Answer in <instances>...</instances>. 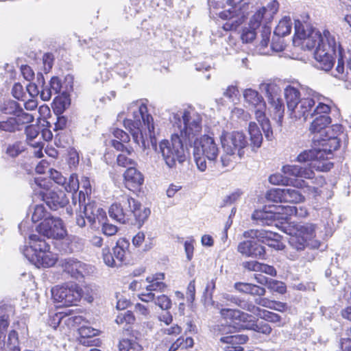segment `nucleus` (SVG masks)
<instances>
[{"mask_svg":"<svg viewBox=\"0 0 351 351\" xmlns=\"http://www.w3.org/2000/svg\"><path fill=\"white\" fill-rule=\"evenodd\" d=\"M202 121L201 114L191 107L174 114L170 141L164 139L158 145L159 152L168 167L173 168L176 162L186 161L189 147L193 144L194 159L200 171L206 169V159L210 162L217 159L219 149L214 137L204 134L197 138L202 130Z\"/></svg>","mask_w":351,"mask_h":351,"instance_id":"1","label":"nucleus"},{"mask_svg":"<svg viewBox=\"0 0 351 351\" xmlns=\"http://www.w3.org/2000/svg\"><path fill=\"white\" fill-rule=\"evenodd\" d=\"M284 95L289 116L292 119L306 121V117L311 113V108L316 104L315 112H325L328 110L326 97L312 89H306L303 97L299 90L293 86H287L284 90Z\"/></svg>","mask_w":351,"mask_h":351,"instance_id":"2","label":"nucleus"},{"mask_svg":"<svg viewBox=\"0 0 351 351\" xmlns=\"http://www.w3.org/2000/svg\"><path fill=\"white\" fill-rule=\"evenodd\" d=\"M151 212L143 208L141 204L128 195H121L118 201L108 209L110 217L121 224H131L141 228L148 219Z\"/></svg>","mask_w":351,"mask_h":351,"instance_id":"3","label":"nucleus"},{"mask_svg":"<svg viewBox=\"0 0 351 351\" xmlns=\"http://www.w3.org/2000/svg\"><path fill=\"white\" fill-rule=\"evenodd\" d=\"M134 119H125L123 126L132 136L135 143H141L143 149L154 146V123L152 116L148 113L147 106L141 104L133 112Z\"/></svg>","mask_w":351,"mask_h":351,"instance_id":"4","label":"nucleus"},{"mask_svg":"<svg viewBox=\"0 0 351 351\" xmlns=\"http://www.w3.org/2000/svg\"><path fill=\"white\" fill-rule=\"evenodd\" d=\"M219 139L223 150L221 164L223 167H233L245 154L249 145L247 136L242 132L223 130Z\"/></svg>","mask_w":351,"mask_h":351,"instance_id":"5","label":"nucleus"},{"mask_svg":"<svg viewBox=\"0 0 351 351\" xmlns=\"http://www.w3.org/2000/svg\"><path fill=\"white\" fill-rule=\"evenodd\" d=\"M282 172L284 176L280 173L270 176L269 182L275 185H291L299 189L307 187L309 192L317 193V189L308 186L305 181L315 177V173L311 168L298 165H286L282 167Z\"/></svg>","mask_w":351,"mask_h":351,"instance_id":"6","label":"nucleus"},{"mask_svg":"<svg viewBox=\"0 0 351 351\" xmlns=\"http://www.w3.org/2000/svg\"><path fill=\"white\" fill-rule=\"evenodd\" d=\"M284 232L289 235V243L297 250H303L306 247L318 248L319 242L315 238L316 226L313 223H295L285 225Z\"/></svg>","mask_w":351,"mask_h":351,"instance_id":"7","label":"nucleus"},{"mask_svg":"<svg viewBox=\"0 0 351 351\" xmlns=\"http://www.w3.org/2000/svg\"><path fill=\"white\" fill-rule=\"evenodd\" d=\"M220 315L226 320L229 327L234 330L247 329L265 335H269L271 332V328L268 324L263 322L257 324L252 315L239 310L221 308Z\"/></svg>","mask_w":351,"mask_h":351,"instance_id":"8","label":"nucleus"},{"mask_svg":"<svg viewBox=\"0 0 351 351\" xmlns=\"http://www.w3.org/2000/svg\"><path fill=\"white\" fill-rule=\"evenodd\" d=\"M243 95L247 106L254 112L255 118L261 124L265 137L268 140H271L273 132L269 121L266 117L267 106L263 97L258 91L252 88L245 89Z\"/></svg>","mask_w":351,"mask_h":351,"instance_id":"9","label":"nucleus"},{"mask_svg":"<svg viewBox=\"0 0 351 351\" xmlns=\"http://www.w3.org/2000/svg\"><path fill=\"white\" fill-rule=\"evenodd\" d=\"M333 156V154L328 151V148L323 147L322 148L304 150L300 152L296 158L295 162L300 163L311 162L308 168L313 171V169L319 171H327L331 169L333 164L329 161ZM306 167V166H303Z\"/></svg>","mask_w":351,"mask_h":351,"instance_id":"10","label":"nucleus"},{"mask_svg":"<svg viewBox=\"0 0 351 351\" xmlns=\"http://www.w3.org/2000/svg\"><path fill=\"white\" fill-rule=\"evenodd\" d=\"M83 294L82 289L77 283H64L51 289L54 302L63 306H77Z\"/></svg>","mask_w":351,"mask_h":351,"instance_id":"11","label":"nucleus"},{"mask_svg":"<svg viewBox=\"0 0 351 351\" xmlns=\"http://www.w3.org/2000/svg\"><path fill=\"white\" fill-rule=\"evenodd\" d=\"M326 99L328 100V102H325L328 106V110L325 112H315L317 104L311 108V113L306 117V119L309 117H315L313 121L311 122L309 131L312 134H315L317 136V140L320 138L322 140V138H324V135L326 132L328 126L331 123L332 120L329 114L331 111V108L333 106L332 101L326 97Z\"/></svg>","mask_w":351,"mask_h":351,"instance_id":"12","label":"nucleus"},{"mask_svg":"<svg viewBox=\"0 0 351 351\" xmlns=\"http://www.w3.org/2000/svg\"><path fill=\"white\" fill-rule=\"evenodd\" d=\"M243 1V0H227L230 8L218 14L221 19L226 21L223 25L225 31L235 30L243 22L244 14L241 11Z\"/></svg>","mask_w":351,"mask_h":351,"instance_id":"13","label":"nucleus"},{"mask_svg":"<svg viewBox=\"0 0 351 351\" xmlns=\"http://www.w3.org/2000/svg\"><path fill=\"white\" fill-rule=\"evenodd\" d=\"M260 89L266 93L269 103L274 108L275 119L280 123L282 120L285 111V106L280 98L281 90L275 83H262Z\"/></svg>","mask_w":351,"mask_h":351,"instance_id":"14","label":"nucleus"},{"mask_svg":"<svg viewBox=\"0 0 351 351\" xmlns=\"http://www.w3.org/2000/svg\"><path fill=\"white\" fill-rule=\"evenodd\" d=\"M38 232L47 238L60 239L66 234L62 220L49 216L43 219L37 227Z\"/></svg>","mask_w":351,"mask_h":351,"instance_id":"15","label":"nucleus"},{"mask_svg":"<svg viewBox=\"0 0 351 351\" xmlns=\"http://www.w3.org/2000/svg\"><path fill=\"white\" fill-rule=\"evenodd\" d=\"M266 197L274 202L298 204L304 201V197L300 192L290 188L270 189L267 191Z\"/></svg>","mask_w":351,"mask_h":351,"instance_id":"16","label":"nucleus"},{"mask_svg":"<svg viewBox=\"0 0 351 351\" xmlns=\"http://www.w3.org/2000/svg\"><path fill=\"white\" fill-rule=\"evenodd\" d=\"M123 176L126 189L134 193L141 191L144 183V176L135 167H128Z\"/></svg>","mask_w":351,"mask_h":351,"instance_id":"17","label":"nucleus"},{"mask_svg":"<svg viewBox=\"0 0 351 351\" xmlns=\"http://www.w3.org/2000/svg\"><path fill=\"white\" fill-rule=\"evenodd\" d=\"M60 267L64 273L75 279L82 278L84 273L86 271V265L74 258H67L62 260Z\"/></svg>","mask_w":351,"mask_h":351,"instance_id":"18","label":"nucleus"},{"mask_svg":"<svg viewBox=\"0 0 351 351\" xmlns=\"http://www.w3.org/2000/svg\"><path fill=\"white\" fill-rule=\"evenodd\" d=\"M308 15L304 14L300 16V19L295 20V37L294 42L297 43L298 40H300L298 44L304 45L306 38H308L310 34L313 32H319L311 27L308 23Z\"/></svg>","mask_w":351,"mask_h":351,"instance_id":"19","label":"nucleus"},{"mask_svg":"<svg viewBox=\"0 0 351 351\" xmlns=\"http://www.w3.org/2000/svg\"><path fill=\"white\" fill-rule=\"evenodd\" d=\"M73 313L74 311L71 309L56 313L53 317V320H57L54 323L53 328H56L60 323H64L68 328H75L85 320L83 316L73 315Z\"/></svg>","mask_w":351,"mask_h":351,"instance_id":"20","label":"nucleus"},{"mask_svg":"<svg viewBox=\"0 0 351 351\" xmlns=\"http://www.w3.org/2000/svg\"><path fill=\"white\" fill-rule=\"evenodd\" d=\"M342 132V126L339 124H335L328 126L324 138H322V146L327 147L328 151L332 153L340 147V141L338 135Z\"/></svg>","mask_w":351,"mask_h":351,"instance_id":"21","label":"nucleus"},{"mask_svg":"<svg viewBox=\"0 0 351 351\" xmlns=\"http://www.w3.org/2000/svg\"><path fill=\"white\" fill-rule=\"evenodd\" d=\"M43 199L46 204L52 210L63 208L69 204V198L62 190L50 191L43 194Z\"/></svg>","mask_w":351,"mask_h":351,"instance_id":"22","label":"nucleus"},{"mask_svg":"<svg viewBox=\"0 0 351 351\" xmlns=\"http://www.w3.org/2000/svg\"><path fill=\"white\" fill-rule=\"evenodd\" d=\"M8 106L12 109L10 114H13L17 123L18 130L20 131L27 124L34 121V116L31 114L24 112L20 104L15 101H9Z\"/></svg>","mask_w":351,"mask_h":351,"instance_id":"23","label":"nucleus"},{"mask_svg":"<svg viewBox=\"0 0 351 351\" xmlns=\"http://www.w3.org/2000/svg\"><path fill=\"white\" fill-rule=\"evenodd\" d=\"M130 242L125 238H119L115 246L112 248L113 254L115 257L118 266L127 264L130 256Z\"/></svg>","mask_w":351,"mask_h":351,"instance_id":"24","label":"nucleus"},{"mask_svg":"<svg viewBox=\"0 0 351 351\" xmlns=\"http://www.w3.org/2000/svg\"><path fill=\"white\" fill-rule=\"evenodd\" d=\"M113 136L117 139L111 141V145L117 150L120 152H125L128 155H131L134 152L132 147H125V143H128L130 141L129 134L122 129L115 128L112 132Z\"/></svg>","mask_w":351,"mask_h":351,"instance_id":"25","label":"nucleus"},{"mask_svg":"<svg viewBox=\"0 0 351 351\" xmlns=\"http://www.w3.org/2000/svg\"><path fill=\"white\" fill-rule=\"evenodd\" d=\"M243 255L250 256H261L265 254V249L258 245L255 240H247L241 242L237 248Z\"/></svg>","mask_w":351,"mask_h":351,"instance_id":"26","label":"nucleus"},{"mask_svg":"<svg viewBox=\"0 0 351 351\" xmlns=\"http://www.w3.org/2000/svg\"><path fill=\"white\" fill-rule=\"evenodd\" d=\"M247 340V336L244 335L226 336L220 339V341L224 344L223 347L224 351H241L243 350L241 345L246 343Z\"/></svg>","mask_w":351,"mask_h":351,"instance_id":"27","label":"nucleus"},{"mask_svg":"<svg viewBox=\"0 0 351 351\" xmlns=\"http://www.w3.org/2000/svg\"><path fill=\"white\" fill-rule=\"evenodd\" d=\"M155 304L160 309L165 311L163 315L158 316L159 320L163 322L166 325H169L173 319L171 315L168 311L171 307V299L165 294L158 295L155 301Z\"/></svg>","mask_w":351,"mask_h":351,"instance_id":"28","label":"nucleus"},{"mask_svg":"<svg viewBox=\"0 0 351 351\" xmlns=\"http://www.w3.org/2000/svg\"><path fill=\"white\" fill-rule=\"evenodd\" d=\"M248 134L250 135V146L253 151H256L261 147L263 135L257 124L251 121L248 125Z\"/></svg>","mask_w":351,"mask_h":351,"instance_id":"29","label":"nucleus"},{"mask_svg":"<svg viewBox=\"0 0 351 351\" xmlns=\"http://www.w3.org/2000/svg\"><path fill=\"white\" fill-rule=\"evenodd\" d=\"M36 265L38 267H49L53 266L56 261L57 258L56 254L50 251V250L46 252H38L36 254Z\"/></svg>","mask_w":351,"mask_h":351,"instance_id":"30","label":"nucleus"},{"mask_svg":"<svg viewBox=\"0 0 351 351\" xmlns=\"http://www.w3.org/2000/svg\"><path fill=\"white\" fill-rule=\"evenodd\" d=\"M29 245L32 250L34 251V255L38 252H46L50 250V245L37 234H31L29 237Z\"/></svg>","mask_w":351,"mask_h":351,"instance_id":"31","label":"nucleus"},{"mask_svg":"<svg viewBox=\"0 0 351 351\" xmlns=\"http://www.w3.org/2000/svg\"><path fill=\"white\" fill-rule=\"evenodd\" d=\"M255 302L261 306L280 312H283L287 308L285 303L271 300L266 298H258L255 300Z\"/></svg>","mask_w":351,"mask_h":351,"instance_id":"32","label":"nucleus"},{"mask_svg":"<svg viewBox=\"0 0 351 351\" xmlns=\"http://www.w3.org/2000/svg\"><path fill=\"white\" fill-rule=\"evenodd\" d=\"M146 280L149 282V284L145 285V282H144L142 287L140 288L142 291L138 295V298L143 302H149L154 300V284H152L154 279L153 278L147 277Z\"/></svg>","mask_w":351,"mask_h":351,"instance_id":"33","label":"nucleus"},{"mask_svg":"<svg viewBox=\"0 0 351 351\" xmlns=\"http://www.w3.org/2000/svg\"><path fill=\"white\" fill-rule=\"evenodd\" d=\"M292 23L289 16L283 17L278 23L274 30V34L283 37L290 34Z\"/></svg>","mask_w":351,"mask_h":351,"instance_id":"34","label":"nucleus"},{"mask_svg":"<svg viewBox=\"0 0 351 351\" xmlns=\"http://www.w3.org/2000/svg\"><path fill=\"white\" fill-rule=\"evenodd\" d=\"M257 316L267 322L276 324L278 327L282 326L284 325V323H282V317L277 313H273L271 311L260 308Z\"/></svg>","mask_w":351,"mask_h":351,"instance_id":"35","label":"nucleus"},{"mask_svg":"<svg viewBox=\"0 0 351 351\" xmlns=\"http://www.w3.org/2000/svg\"><path fill=\"white\" fill-rule=\"evenodd\" d=\"M271 34V29L267 26H263L261 34V40L258 45V50L261 54L266 55L269 54V51L266 50V48L269 42V37Z\"/></svg>","mask_w":351,"mask_h":351,"instance_id":"36","label":"nucleus"},{"mask_svg":"<svg viewBox=\"0 0 351 351\" xmlns=\"http://www.w3.org/2000/svg\"><path fill=\"white\" fill-rule=\"evenodd\" d=\"M37 82L38 84L41 85L42 88L40 91V98L43 101H49L51 98V96L53 94V91L51 89L50 85H45L44 76L41 73H38L37 75Z\"/></svg>","mask_w":351,"mask_h":351,"instance_id":"37","label":"nucleus"},{"mask_svg":"<svg viewBox=\"0 0 351 351\" xmlns=\"http://www.w3.org/2000/svg\"><path fill=\"white\" fill-rule=\"evenodd\" d=\"M272 235H264V238L262 239V243L267 244L268 246L273 247L277 250H282L284 249V244L280 241V236L271 231H268Z\"/></svg>","mask_w":351,"mask_h":351,"instance_id":"38","label":"nucleus"},{"mask_svg":"<svg viewBox=\"0 0 351 351\" xmlns=\"http://www.w3.org/2000/svg\"><path fill=\"white\" fill-rule=\"evenodd\" d=\"M267 9L265 7H262L258 10L255 14L251 17L249 25L252 28L257 29L260 27L263 21H269L268 16L266 14Z\"/></svg>","mask_w":351,"mask_h":351,"instance_id":"39","label":"nucleus"},{"mask_svg":"<svg viewBox=\"0 0 351 351\" xmlns=\"http://www.w3.org/2000/svg\"><path fill=\"white\" fill-rule=\"evenodd\" d=\"M135 320L134 313L131 311H128L124 313H119L115 319V322L119 325L131 326L134 324Z\"/></svg>","mask_w":351,"mask_h":351,"instance_id":"40","label":"nucleus"},{"mask_svg":"<svg viewBox=\"0 0 351 351\" xmlns=\"http://www.w3.org/2000/svg\"><path fill=\"white\" fill-rule=\"evenodd\" d=\"M276 214L271 212H267L265 210H256L253 215L252 218L254 220L260 221L263 223L269 224L276 217Z\"/></svg>","mask_w":351,"mask_h":351,"instance_id":"41","label":"nucleus"},{"mask_svg":"<svg viewBox=\"0 0 351 351\" xmlns=\"http://www.w3.org/2000/svg\"><path fill=\"white\" fill-rule=\"evenodd\" d=\"M101 257L104 263L108 267H119L116 261L114 254L111 252V250L108 246L104 247L101 250Z\"/></svg>","mask_w":351,"mask_h":351,"instance_id":"42","label":"nucleus"},{"mask_svg":"<svg viewBox=\"0 0 351 351\" xmlns=\"http://www.w3.org/2000/svg\"><path fill=\"white\" fill-rule=\"evenodd\" d=\"M118 348L119 351H130V350L142 349L141 346L136 341L128 338L121 339L119 341Z\"/></svg>","mask_w":351,"mask_h":351,"instance_id":"43","label":"nucleus"},{"mask_svg":"<svg viewBox=\"0 0 351 351\" xmlns=\"http://www.w3.org/2000/svg\"><path fill=\"white\" fill-rule=\"evenodd\" d=\"M9 326V320L8 316L3 315L0 317V349L5 348V332Z\"/></svg>","mask_w":351,"mask_h":351,"instance_id":"44","label":"nucleus"},{"mask_svg":"<svg viewBox=\"0 0 351 351\" xmlns=\"http://www.w3.org/2000/svg\"><path fill=\"white\" fill-rule=\"evenodd\" d=\"M264 235H272L268 230H250L244 232L243 237L246 239H252L254 240L256 239L258 241L261 242ZM267 237V236H265Z\"/></svg>","mask_w":351,"mask_h":351,"instance_id":"45","label":"nucleus"},{"mask_svg":"<svg viewBox=\"0 0 351 351\" xmlns=\"http://www.w3.org/2000/svg\"><path fill=\"white\" fill-rule=\"evenodd\" d=\"M0 130L8 132L19 131L17 123L14 117H8L5 121H0Z\"/></svg>","mask_w":351,"mask_h":351,"instance_id":"46","label":"nucleus"},{"mask_svg":"<svg viewBox=\"0 0 351 351\" xmlns=\"http://www.w3.org/2000/svg\"><path fill=\"white\" fill-rule=\"evenodd\" d=\"M26 141L31 145L32 141L36 138L40 132V126L38 125H29L25 127Z\"/></svg>","mask_w":351,"mask_h":351,"instance_id":"47","label":"nucleus"},{"mask_svg":"<svg viewBox=\"0 0 351 351\" xmlns=\"http://www.w3.org/2000/svg\"><path fill=\"white\" fill-rule=\"evenodd\" d=\"M256 29L249 25L248 27H244L241 34V39L243 43H249L252 42L256 38Z\"/></svg>","mask_w":351,"mask_h":351,"instance_id":"48","label":"nucleus"},{"mask_svg":"<svg viewBox=\"0 0 351 351\" xmlns=\"http://www.w3.org/2000/svg\"><path fill=\"white\" fill-rule=\"evenodd\" d=\"M12 95L15 99L20 101H25L27 99L26 92L23 86L19 82L13 85Z\"/></svg>","mask_w":351,"mask_h":351,"instance_id":"49","label":"nucleus"},{"mask_svg":"<svg viewBox=\"0 0 351 351\" xmlns=\"http://www.w3.org/2000/svg\"><path fill=\"white\" fill-rule=\"evenodd\" d=\"M24 150V147L22 145V143L20 141H16L12 145H9L6 149V154L11 157H16L19 156L23 151Z\"/></svg>","mask_w":351,"mask_h":351,"instance_id":"50","label":"nucleus"},{"mask_svg":"<svg viewBox=\"0 0 351 351\" xmlns=\"http://www.w3.org/2000/svg\"><path fill=\"white\" fill-rule=\"evenodd\" d=\"M47 211L43 205H36L32 215V219L34 222H38L42 219H45L47 217Z\"/></svg>","mask_w":351,"mask_h":351,"instance_id":"51","label":"nucleus"},{"mask_svg":"<svg viewBox=\"0 0 351 351\" xmlns=\"http://www.w3.org/2000/svg\"><path fill=\"white\" fill-rule=\"evenodd\" d=\"M223 95L233 103L239 101V91L237 86H229L223 92Z\"/></svg>","mask_w":351,"mask_h":351,"instance_id":"52","label":"nucleus"},{"mask_svg":"<svg viewBox=\"0 0 351 351\" xmlns=\"http://www.w3.org/2000/svg\"><path fill=\"white\" fill-rule=\"evenodd\" d=\"M237 305L240 307L241 308L247 311H249L254 315H256L258 313V311L260 310V307H258L255 306L254 304L249 302L247 301L241 300L239 299V301L237 303Z\"/></svg>","mask_w":351,"mask_h":351,"instance_id":"53","label":"nucleus"},{"mask_svg":"<svg viewBox=\"0 0 351 351\" xmlns=\"http://www.w3.org/2000/svg\"><path fill=\"white\" fill-rule=\"evenodd\" d=\"M117 164L122 167H135L136 162L134 159L128 158L124 154H119L117 157Z\"/></svg>","mask_w":351,"mask_h":351,"instance_id":"54","label":"nucleus"},{"mask_svg":"<svg viewBox=\"0 0 351 351\" xmlns=\"http://www.w3.org/2000/svg\"><path fill=\"white\" fill-rule=\"evenodd\" d=\"M268 288L272 291L278 292L281 294L286 291V286L282 282L273 279L269 280L268 282Z\"/></svg>","mask_w":351,"mask_h":351,"instance_id":"55","label":"nucleus"},{"mask_svg":"<svg viewBox=\"0 0 351 351\" xmlns=\"http://www.w3.org/2000/svg\"><path fill=\"white\" fill-rule=\"evenodd\" d=\"M79 339H86L87 337H95L97 335V331L90 326H82L78 329Z\"/></svg>","mask_w":351,"mask_h":351,"instance_id":"56","label":"nucleus"},{"mask_svg":"<svg viewBox=\"0 0 351 351\" xmlns=\"http://www.w3.org/2000/svg\"><path fill=\"white\" fill-rule=\"evenodd\" d=\"M165 274L159 273L155 275V291L165 292L167 290V285L161 280H164Z\"/></svg>","mask_w":351,"mask_h":351,"instance_id":"57","label":"nucleus"},{"mask_svg":"<svg viewBox=\"0 0 351 351\" xmlns=\"http://www.w3.org/2000/svg\"><path fill=\"white\" fill-rule=\"evenodd\" d=\"M118 227L108 222L104 223L101 226V232L104 234L111 237L115 235L118 232Z\"/></svg>","mask_w":351,"mask_h":351,"instance_id":"58","label":"nucleus"},{"mask_svg":"<svg viewBox=\"0 0 351 351\" xmlns=\"http://www.w3.org/2000/svg\"><path fill=\"white\" fill-rule=\"evenodd\" d=\"M79 181L76 174L71 175L69 181L64 186V189L69 192H76L79 189Z\"/></svg>","mask_w":351,"mask_h":351,"instance_id":"59","label":"nucleus"},{"mask_svg":"<svg viewBox=\"0 0 351 351\" xmlns=\"http://www.w3.org/2000/svg\"><path fill=\"white\" fill-rule=\"evenodd\" d=\"M194 241L193 239L190 238L184 242V251L188 261H191L193 256Z\"/></svg>","mask_w":351,"mask_h":351,"instance_id":"60","label":"nucleus"},{"mask_svg":"<svg viewBox=\"0 0 351 351\" xmlns=\"http://www.w3.org/2000/svg\"><path fill=\"white\" fill-rule=\"evenodd\" d=\"M49 85L53 90L54 95L60 93L62 89V82L58 77H52L49 81Z\"/></svg>","mask_w":351,"mask_h":351,"instance_id":"61","label":"nucleus"},{"mask_svg":"<svg viewBox=\"0 0 351 351\" xmlns=\"http://www.w3.org/2000/svg\"><path fill=\"white\" fill-rule=\"evenodd\" d=\"M54 61L53 55L51 53H45L43 56V62L44 64V69L48 72L53 66Z\"/></svg>","mask_w":351,"mask_h":351,"instance_id":"62","label":"nucleus"},{"mask_svg":"<svg viewBox=\"0 0 351 351\" xmlns=\"http://www.w3.org/2000/svg\"><path fill=\"white\" fill-rule=\"evenodd\" d=\"M279 4L277 1H272L269 3H268L267 6L265 7L267 9L266 14L268 16V20L269 21L275 14L278 10Z\"/></svg>","mask_w":351,"mask_h":351,"instance_id":"63","label":"nucleus"},{"mask_svg":"<svg viewBox=\"0 0 351 351\" xmlns=\"http://www.w3.org/2000/svg\"><path fill=\"white\" fill-rule=\"evenodd\" d=\"M21 71L23 77L26 80L31 82L34 79V72L29 65H22L21 66Z\"/></svg>","mask_w":351,"mask_h":351,"instance_id":"64","label":"nucleus"}]
</instances>
